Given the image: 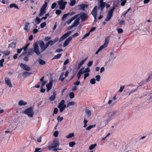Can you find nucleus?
<instances>
[{
	"label": "nucleus",
	"instance_id": "obj_47",
	"mask_svg": "<svg viewBox=\"0 0 152 152\" xmlns=\"http://www.w3.org/2000/svg\"><path fill=\"white\" fill-rule=\"evenodd\" d=\"M75 144V142H70L69 143V145L70 147H73Z\"/></svg>",
	"mask_w": 152,
	"mask_h": 152
},
{
	"label": "nucleus",
	"instance_id": "obj_63",
	"mask_svg": "<svg viewBox=\"0 0 152 152\" xmlns=\"http://www.w3.org/2000/svg\"><path fill=\"white\" fill-rule=\"evenodd\" d=\"M58 112V109L57 108H55L54 109L53 113L54 114H56Z\"/></svg>",
	"mask_w": 152,
	"mask_h": 152
},
{
	"label": "nucleus",
	"instance_id": "obj_3",
	"mask_svg": "<svg viewBox=\"0 0 152 152\" xmlns=\"http://www.w3.org/2000/svg\"><path fill=\"white\" fill-rule=\"evenodd\" d=\"M24 113L30 117H32L34 114V112L33 108L30 107L26 109L24 111Z\"/></svg>",
	"mask_w": 152,
	"mask_h": 152
},
{
	"label": "nucleus",
	"instance_id": "obj_26",
	"mask_svg": "<svg viewBox=\"0 0 152 152\" xmlns=\"http://www.w3.org/2000/svg\"><path fill=\"white\" fill-rule=\"evenodd\" d=\"M86 114L87 116L88 117H89L91 115V111L88 109H86L85 110Z\"/></svg>",
	"mask_w": 152,
	"mask_h": 152
},
{
	"label": "nucleus",
	"instance_id": "obj_38",
	"mask_svg": "<svg viewBox=\"0 0 152 152\" xmlns=\"http://www.w3.org/2000/svg\"><path fill=\"white\" fill-rule=\"evenodd\" d=\"M90 71L89 68L88 67H87L84 70V68H83V70H82V72L83 73H84L85 72H88Z\"/></svg>",
	"mask_w": 152,
	"mask_h": 152
},
{
	"label": "nucleus",
	"instance_id": "obj_30",
	"mask_svg": "<svg viewBox=\"0 0 152 152\" xmlns=\"http://www.w3.org/2000/svg\"><path fill=\"white\" fill-rule=\"evenodd\" d=\"M38 62L39 64L41 65H44L45 64V62L41 59V58H39L38 60Z\"/></svg>",
	"mask_w": 152,
	"mask_h": 152
},
{
	"label": "nucleus",
	"instance_id": "obj_46",
	"mask_svg": "<svg viewBox=\"0 0 152 152\" xmlns=\"http://www.w3.org/2000/svg\"><path fill=\"white\" fill-rule=\"evenodd\" d=\"M90 83L92 84H94L96 83L95 80L94 78L91 79L90 81Z\"/></svg>",
	"mask_w": 152,
	"mask_h": 152
},
{
	"label": "nucleus",
	"instance_id": "obj_56",
	"mask_svg": "<svg viewBox=\"0 0 152 152\" xmlns=\"http://www.w3.org/2000/svg\"><path fill=\"white\" fill-rule=\"evenodd\" d=\"M131 10V9L130 8H129L125 12V13L123 14V16L124 17H125L126 16V15L127 13L130 10Z\"/></svg>",
	"mask_w": 152,
	"mask_h": 152
},
{
	"label": "nucleus",
	"instance_id": "obj_34",
	"mask_svg": "<svg viewBox=\"0 0 152 152\" xmlns=\"http://www.w3.org/2000/svg\"><path fill=\"white\" fill-rule=\"evenodd\" d=\"M41 19L38 17H37L35 19V22H37V24H38L41 22Z\"/></svg>",
	"mask_w": 152,
	"mask_h": 152
},
{
	"label": "nucleus",
	"instance_id": "obj_22",
	"mask_svg": "<svg viewBox=\"0 0 152 152\" xmlns=\"http://www.w3.org/2000/svg\"><path fill=\"white\" fill-rule=\"evenodd\" d=\"M30 24V23L28 22H27L26 23V24L24 26L23 29L24 30L26 31H28L29 30L28 29V26Z\"/></svg>",
	"mask_w": 152,
	"mask_h": 152
},
{
	"label": "nucleus",
	"instance_id": "obj_64",
	"mask_svg": "<svg viewBox=\"0 0 152 152\" xmlns=\"http://www.w3.org/2000/svg\"><path fill=\"white\" fill-rule=\"evenodd\" d=\"M40 149V148H35V151L34 152H42L41 151H39Z\"/></svg>",
	"mask_w": 152,
	"mask_h": 152
},
{
	"label": "nucleus",
	"instance_id": "obj_37",
	"mask_svg": "<svg viewBox=\"0 0 152 152\" xmlns=\"http://www.w3.org/2000/svg\"><path fill=\"white\" fill-rule=\"evenodd\" d=\"M74 136V133H69L66 136L67 138H69Z\"/></svg>",
	"mask_w": 152,
	"mask_h": 152
},
{
	"label": "nucleus",
	"instance_id": "obj_50",
	"mask_svg": "<svg viewBox=\"0 0 152 152\" xmlns=\"http://www.w3.org/2000/svg\"><path fill=\"white\" fill-rule=\"evenodd\" d=\"M58 132L57 131H55L53 133V135L56 137H57L58 136Z\"/></svg>",
	"mask_w": 152,
	"mask_h": 152
},
{
	"label": "nucleus",
	"instance_id": "obj_8",
	"mask_svg": "<svg viewBox=\"0 0 152 152\" xmlns=\"http://www.w3.org/2000/svg\"><path fill=\"white\" fill-rule=\"evenodd\" d=\"M67 4L66 1H64L62 0L58 1V5L60 6V8L61 10H64L65 9V6Z\"/></svg>",
	"mask_w": 152,
	"mask_h": 152
},
{
	"label": "nucleus",
	"instance_id": "obj_41",
	"mask_svg": "<svg viewBox=\"0 0 152 152\" xmlns=\"http://www.w3.org/2000/svg\"><path fill=\"white\" fill-rule=\"evenodd\" d=\"M46 25V23L45 22L42 23L40 25V27L42 28H43Z\"/></svg>",
	"mask_w": 152,
	"mask_h": 152
},
{
	"label": "nucleus",
	"instance_id": "obj_5",
	"mask_svg": "<svg viewBox=\"0 0 152 152\" xmlns=\"http://www.w3.org/2000/svg\"><path fill=\"white\" fill-rule=\"evenodd\" d=\"M33 51L37 55L39 56L41 53L39 49V46L37 42L34 43L33 44Z\"/></svg>",
	"mask_w": 152,
	"mask_h": 152
},
{
	"label": "nucleus",
	"instance_id": "obj_45",
	"mask_svg": "<svg viewBox=\"0 0 152 152\" xmlns=\"http://www.w3.org/2000/svg\"><path fill=\"white\" fill-rule=\"evenodd\" d=\"M10 53V52L8 51H5L4 52V55L5 56H7L9 55Z\"/></svg>",
	"mask_w": 152,
	"mask_h": 152
},
{
	"label": "nucleus",
	"instance_id": "obj_59",
	"mask_svg": "<svg viewBox=\"0 0 152 152\" xmlns=\"http://www.w3.org/2000/svg\"><path fill=\"white\" fill-rule=\"evenodd\" d=\"M4 59L3 58L1 59L0 60V65L1 67H2L3 66V63L4 62Z\"/></svg>",
	"mask_w": 152,
	"mask_h": 152
},
{
	"label": "nucleus",
	"instance_id": "obj_11",
	"mask_svg": "<svg viewBox=\"0 0 152 152\" xmlns=\"http://www.w3.org/2000/svg\"><path fill=\"white\" fill-rule=\"evenodd\" d=\"M20 66L23 69L29 71L30 70L31 68L30 67L25 64H23L22 63H21L20 65Z\"/></svg>",
	"mask_w": 152,
	"mask_h": 152
},
{
	"label": "nucleus",
	"instance_id": "obj_61",
	"mask_svg": "<svg viewBox=\"0 0 152 152\" xmlns=\"http://www.w3.org/2000/svg\"><path fill=\"white\" fill-rule=\"evenodd\" d=\"M90 34V33L89 32L88 33L86 34L83 37L82 39H84L86 37H87L88 36H89V34Z\"/></svg>",
	"mask_w": 152,
	"mask_h": 152
},
{
	"label": "nucleus",
	"instance_id": "obj_44",
	"mask_svg": "<svg viewBox=\"0 0 152 152\" xmlns=\"http://www.w3.org/2000/svg\"><path fill=\"white\" fill-rule=\"evenodd\" d=\"M70 98L71 99H72L75 97V95L73 92H71L69 94Z\"/></svg>",
	"mask_w": 152,
	"mask_h": 152
},
{
	"label": "nucleus",
	"instance_id": "obj_52",
	"mask_svg": "<svg viewBox=\"0 0 152 152\" xmlns=\"http://www.w3.org/2000/svg\"><path fill=\"white\" fill-rule=\"evenodd\" d=\"M51 39V37H46L45 38L44 41H48L50 40Z\"/></svg>",
	"mask_w": 152,
	"mask_h": 152
},
{
	"label": "nucleus",
	"instance_id": "obj_60",
	"mask_svg": "<svg viewBox=\"0 0 152 152\" xmlns=\"http://www.w3.org/2000/svg\"><path fill=\"white\" fill-rule=\"evenodd\" d=\"M47 82L46 81H44L42 82V83H41L42 85L41 86V88H43L45 84Z\"/></svg>",
	"mask_w": 152,
	"mask_h": 152
},
{
	"label": "nucleus",
	"instance_id": "obj_14",
	"mask_svg": "<svg viewBox=\"0 0 152 152\" xmlns=\"http://www.w3.org/2000/svg\"><path fill=\"white\" fill-rule=\"evenodd\" d=\"M5 81L6 83L9 87H12V84L10 79L8 77H6L5 78Z\"/></svg>",
	"mask_w": 152,
	"mask_h": 152
},
{
	"label": "nucleus",
	"instance_id": "obj_21",
	"mask_svg": "<svg viewBox=\"0 0 152 152\" xmlns=\"http://www.w3.org/2000/svg\"><path fill=\"white\" fill-rule=\"evenodd\" d=\"M64 75V72H62L61 73V75L60 76L59 80H60L61 82H63L65 79V77H63Z\"/></svg>",
	"mask_w": 152,
	"mask_h": 152
},
{
	"label": "nucleus",
	"instance_id": "obj_17",
	"mask_svg": "<svg viewBox=\"0 0 152 152\" xmlns=\"http://www.w3.org/2000/svg\"><path fill=\"white\" fill-rule=\"evenodd\" d=\"M53 86V83L52 82H50L49 83L46 84L47 91L48 92L52 88Z\"/></svg>",
	"mask_w": 152,
	"mask_h": 152
},
{
	"label": "nucleus",
	"instance_id": "obj_25",
	"mask_svg": "<svg viewBox=\"0 0 152 152\" xmlns=\"http://www.w3.org/2000/svg\"><path fill=\"white\" fill-rule=\"evenodd\" d=\"M110 37L108 36L105 39V42L104 44L106 45V46H107L108 44L109 41V40Z\"/></svg>",
	"mask_w": 152,
	"mask_h": 152
},
{
	"label": "nucleus",
	"instance_id": "obj_35",
	"mask_svg": "<svg viewBox=\"0 0 152 152\" xmlns=\"http://www.w3.org/2000/svg\"><path fill=\"white\" fill-rule=\"evenodd\" d=\"M31 53H30L28 51V52L27 51H25V52H23L22 53V55H23V56H25V55H27L28 56H29V55H31Z\"/></svg>",
	"mask_w": 152,
	"mask_h": 152
},
{
	"label": "nucleus",
	"instance_id": "obj_49",
	"mask_svg": "<svg viewBox=\"0 0 152 152\" xmlns=\"http://www.w3.org/2000/svg\"><path fill=\"white\" fill-rule=\"evenodd\" d=\"M126 2V0H124V1H121V6H124Z\"/></svg>",
	"mask_w": 152,
	"mask_h": 152
},
{
	"label": "nucleus",
	"instance_id": "obj_54",
	"mask_svg": "<svg viewBox=\"0 0 152 152\" xmlns=\"http://www.w3.org/2000/svg\"><path fill=\"white\" fill-rule=\"evenodd\" d=\"M30 45V43H28L27 44H26L25 46L23 48V50L24 51H26L27 48L28 46Z\"/></svg>",
	"mask_w": 152,
	"mask_h": 152
},
{
	"label": "nucleus",
	"instance_id": "obj_42",
	"mask_svg": "<svg viewBox=\"0 0 152 152\" xmlns=\"http://www.w3.org/2000/svg\"><path fill=\"white\" fill-rule=\"evenodd\" d=\"M69 13L65 14L63 15L62 17L61 18V20H63L64 19L66 18L67 16L69 15Z\"/></svg>",
	"mask_w": 152,
	"mask_h": 152
},
{
	"label": "nucleus",
	"instance_id": "obj_62",
	"mask_svg": "<svg viewBox=\"0 0 152 152\" xmlns=\"http://www.w3.org/2000/svg\"><path fill=\"white\" fill-rule=\"evenodd\" d=\"M61 12V11L59 10H56V13L57 15H59Z\"/></svg>",
	"mask_w": 152,
	"mask_h": 152
},
{
	"label": "nucleus",
	"instance_id": "obj_36",
	"mask_svg": "<svg viewBox=\"0 0 152 152\" xmlns=\"http://www.w3.org/2000/svg\"><path fill=\"white\" fill-rule=\"evenodd\" d=\"M25 56L23 58V60L25 61H28L29 60V56L27 55H25Z\"/></svg>",
	"mask_w": 152,
	"mask_h": 152
},
{
	"label": "nucleus",
	"instance_id": "obj_32",
	"mask_svg": "<svg viewBox=\"0 0 152 152\" xmlns=\"http://www.w3.org/2000/svg\"><path fill=\"white\" fill-rule=\"evenodd\" d=\"M61 56V54H58L54 56L52 59H58L60 58Z\"/></svg>",
	"mask_w": 152,
	"mask_h": 152
},
{
	"label": "nucleus",
	"instance_id": "obj_24",
	"mask_svg": "<svg viewBox=\"0 0 152 152\" xmlns=\"http://www.w3.org/2000/svg\"><path fill=\"white\" fill-rule=\"evenodd\" d=\"M18 105L20 106L25 105L27 104V103L24 102L23 100H21L18 102Z\"/></svg>",
	"mask_w": 152,
	"mask_h": 152
},
{
	"label": "nucleus",
	"instance_id": "obj_4",
	"mask_svg": "<svg viewBox=\"0 0 152 152\" xmlns=\"http://www.w3.org/2000/svg\"><path fill=\"white\" fill-rule=\"evenodd\" d=\"M65 101L64 100H62L59 103V104L58 106V107L60 109V112L62 113L66 107V105L65 104Z\"/></svg>",
	"mask_w": 152,
	"mask_h": 152
},
{
	"label": "nucleus",
	"instance_id": "obj_12",
	"mask_svg": "<svg viewBox=\"0 0 152 152\" xmlns=\"http://www.w3.org/2000/svg\"><path fill=\"white\" fill-rule=\"evenodd\" d=\"M79 14L82 22L85 21L88 18L87 15L86 13L82 12Z\"/></svg>",
	"mask_w": 152,
	"mask_h": 152
},
{
	"label": "nucleus",
	"instance_id": "obj_9",
	"mask_svg": "<svg viewBox=\"0 0 152 152\" xmlns=\"http://www.w3.org/2000/svg\"><path fill=\"white\" fill-rule=\"evenodd\" d=\"M91 14L94 16L95 19H96L97 18V6L94 7L91 12Z\"/></svg>",
	"mask_w": 152,
	"mask_h": 152
},
{
	"label": "nucleus",
	"instance_id": "obj_7",
	"mask_svg": "<svg viewBox=\"0 0 152 152\" xmlns=\"http://www.w3.org/2000/svg\"><path fill=\"white\" fill-rule=\"evenodd\" d=\"M46 3L44 4L41 7L40 10L39 14V16L40 17L43 15L46 12V9L47 8V5Z\"/></svg>",
	"mask_w": 152,
	"mask_h": 152
},
{
	"label": "nucleus",
	"instance_id": "obj_55",
	"mask_svg": "<svg viewBox=\"0 0 152 152\" xmlns=\"http://www.w3.org/2000/svg\"><path fill=\"white\" fill-rule=\"evenodd\" d=\"M56 2H54L52 4L51 8L52 9H54L56 6Z\"/></svg>",
	"mask_w": 152,
	"mask_h": 152
},
{
	"label": "nucleus",
	"instance_id": "obj_53",
	"mask_svg": "<svg viewBox=\"0 0 152 152\" xmlns=\"http://www.w3.org/2000/svg\"><path fill=\"white\" fill-rule=\"evenodd\" d=\"M63 119V117H61L60 116H59L57 118V120L58 121H61Z\"/></svg>",
	"mask_w": 152,
	"mask_h": 152
},
{
	"label": "nucleus",
	"instance_id": "obj_33",
	"mask_svg": "<svg viewBox=\"0 0 152 152\" xmlns=\"http://www.w3.org/2000/svg\"><path fill=\"white\" fill-rule=\"evenodd\" d=\"M75 104V102H74L72 101L69 102L67 104L66 107H68L72 105H74Z\"/></svg>",
	"mask_w": 152,
	"mask_h": 152
},
{
	"label": "nucleus",
	"instance_id": "obj_31",
	"mask_svg": "<svg viewBox=\"0 0 152 152\" xmlns=\"http://www.w3.org/2000/svg\"><path fill=\"white\" fill-rule=\"evenodd\" d=\"M96 126V125L95 124L93 125H90L86 128V130H89L92 128L95 127Z\"/></svg>",
	"mask_w": 152,
	"mask_h": 152
},
{
	"label": "nucleus",
	"instance_id": "obj_1",
	"mask_svg": "<svg viewBox=\"0 0 152 152\" xmlns=\"http://www.w3.org/2000/svg\"><path fill=\"white\" fill-rule=\"evenodd\" d=\"M116 7H117V6L114 4L113 7H112L111 9L109 10L107 14V16L105 20V21H107L111 19L113 15V11Z\"/></svg>",
	"mask_w": 152,
	"mask_h": 152
},
{
	"label": "nucleus",
	"instance_id": "obj_13",
	"mask_svg": "<svg viewBox=\"0 0 152 152\" xmlns=\"http://www.w3.org/2000/svg\"><path fill=\"white\" fill-rule=\"evenodd\" d=\"M72 39V37H69L68 38L66 39L64 43L63 46L64 47H65L67 45L69 44V42L71 41Z\"/></svg>",
	"mask_w": 152,
	"mask_h": 152
},
{
	"label": "nucleus",
	"instance_id": "obj_40",
	"mask_svg": "<svg viewBox=\"0 0 152 152\" xmlns=\"http://www.w3.org/2000/svg\"><path fill=\"white\" fill-rule=\"evenodd\" d=\"M50 45L49 42H47L45 45H44V47L43 49V51H44Z\"/></svg>",
	"mask_w": 152,
	"mask_h": 152
},
{
	"label": "nucleus",
	"instance_id": "obj_43",
	"mask_svg": "<svg viewBox=\"0 0 152 152\" xmlns=\"http://www.w3.org/2000/svg\"><path fill=\"white\" fill-rule=\"evenodd\" d=\"M76 3V1L75 0H72L71 1L69 4L70 5L72 6H74Z\"/></svg>",
	"mask_w": 152,
	"mask_h": 152
},
{
	"label": "nucleus",
	"instance_id": "obj_18",
	"mask_svg": "<svg viewBox=\"0 0 152 152\" xmlns=\"http://www.w3.org/2000/svg\"><path fill=\"white\" fill-rule=\"evenodd\" d=\"M39 46L41 49L42 51H43V49L45 45L44 42L42 40H40L39 42Z\"/></svg>",
	"mask_w": 152,
	"mask_h": 152
},
{
	"label": "nucleus",
	"instance_id": "obj_28",
	"mask_svg": "<svg viewBox=\"0 0 152 152\" xmlns=\"http://www.w3.org/2000/svg\"><path fill=\"white\" fill-rule=\"evenodd\" d=\"M10 8H12L13 7H14L15 8H16L17 9H19V8L18 6L15 4H12L10 5L9 6Z\"/></svg>",
	"mask_w": 152,
	"mask_h": 152
},
{
	"label": "nucleus",
	"instance_id": "obj_29",
	"mask_svg": "<svg viewBox=\"0 0 152 152\" xmlns=\"http://www.w3.org/2000/svg\"><path fill=\"white\" fill-rule=\"evenodd\" d=\"M16 43L13 42H12L8 46V48L10 47L15 48L16 47Z\"/></svg>",
	"mask_w": 152,
	"mask_h": 152
},
{
	"label": "nucleus",
	"instance_id": "obj_27",
	"mask_svg": "<svg viewBox=\"0 0 152 152\" xmlns=\"http://www.w3.org/2000/svg\"><path fill=\"white\" fill-rule=\"evenodd\" d=\"M115 113L116 112H112L110 114L108 115V118L109 119H110V120L112 119L114 116L115 114Z\"/></svg>",
	"mask_w": 152,
	"mask_h": 152
},
{
	"label": "nucleus",
	"instance_id": "obj_51",
	"mask_svg": "<svg viewBox=\"0 0 152 152\" xmlns=\"http://www.w3.org/2000/svg\"><path fill=\"white\" fill-rule=\"evenodd\" d=\"M137 88H135L133 90H132L131 91L129 92V95H130V94H131L132 93L134 92L137 90Z\"/></svg>",
	"mask_w": 152,
	"mask_h": 152
},
{
	"label": "nucleus",
	"instance_id": "obj_20",
	"mask_svg": "<svg viewBox=\"0 0 152 152\" xmlns=\"http://www.w3.org/2000/svg\"><path fill=\"white\" fill-rule=\"evenodd\" d=\"M56 94L55 92H54L53 93V95L51 96L49 98V100L50 101H53L56 99Z\"/></svg>",
	"mask_w": 152,
	"mask_h": 152
},
{
	"label": "nucleus",
	"instance_id": "obj_23",
	"mask_svg": "<svg viewBox=\"0 0 152 152\" xmlns=\"http://www.w3.org/2000/svg\"><path fill=\"white\" fill-rule=\"evenodd\" d=\"M86 60V59H85L79 63L77 66V69H79L80 67L84 64Z\"/></svg>",
	"mask_w": 152,
	"mask_h": 152
},
{
	"label": "nucleus",
	"instance_id": "obj_58",
	"mask_svg": "<svg viewBox=\"0 0 152 152\" xmlns=\"http://www.w3.org/2000/svg\"><path fill=\"white\" fill-rule=\"evenodd\" d=\"M106 47H107V46H106V45H105L104 44L103 45H101L100 47L99 48V49L100 50H102V49H103V48H106Z\"/></svg>",
	"mask_w": 152,
	"mask_h": 152
},
{
	"label": "nucleus",
	"instance_id": "obj_6",
	"mask_svg": "<svg viewBox=\"0 0 152 152\" xmlns=\"http://www.w3.org/2000/svg\"><path fill=\"white\" fill-rule=\"evenodd\" d=\"M98 8L101 11H102L104 8L106 6V3L103 2V0L98 1Z\"/></svg>",
	"mask_w": 152,
	"mask_h": 152
},
{
	"label": "nucleus",
	"instance_id": "obj_10",
	"mask_svg": "<svg viewBox=\"0 0 152 152\" xmlns=\"http://www.w3.org/2000/svg\"><path fill=\"white\" fill-rule=\"evenodd\" d=\"M71 32H72L71 31H69L63 34L60 39L59 42H60L65 39L71 34Z\"/></svg>",
	"mask_w": 152,
	"mask_h": 152
},
{
	"label": "nucleus",
	"instance_id": "obj_19",
	"mask_svg": "<svg viewBox=\"0 0 152 152\" xmlns=\"http://www.w3.org/2000/svg\"><path fill=\"white\" fill-rule=\"evenodd\" d=\"M83 69V68H82L78 72L77 74V79L79 80L80 77V76L82 74H83V73L82 72V70Z\"/></svg>",
	"mask_w": 152,
	"mask_h": 152
},
{
	"label": "nucleus",
	"instance_id": "obj_2",
	"mask_svg": "<svg viewBox=\"0 0 152 152\" xmlns=\"http://www.w3.org/2000/svg\"><path fill=\"white\" fill-rule=\"evenodd\" d=\"M59 145V141L58 139H55L53 141L52 145L48 146L47 148L49 150H50L53 148L58 147Z\"/></svg>",
	"mask_w": 152,
	"mask_h": 152
},
{
	"label": "nucleus",
	"instance_id": "obj_57",
	"mask_svg": "<svg viewBox=\"0 0 152 152\" xmlns=\"http://www.w3.org/2000/svg\"><path fill=\"white\" fill-rule=\"evenodd\" d=\"M118 33L119 34H121L123 32V30L121 28H119L117 29Z\"/></svg>",
	"mask_w": 152,
	"mask_h": 152
},
{
	"label": "nucleus",
	"instance_id": "obj_15",
	"mask_svg": "<svg viewBox=\"0 0 152 152\" xmlns=\"http://www.w3.org/2000/svg\"><path fill=\"white\" fill-rule=\"evenodd\" d=\"M80 15V14H78L75 15L74 16H73L72 17V18H71L69 20H67L66 21V23L68 24H70L73 20H74V19H76V18H77Z\"/></svg>",
	"mask_w": 152,
	"mask_h": 152
},
{
	"label": "nucleus",
	"instance_id": "obj_48",
	"mask_svg": "<svg viewBox=\"0 0 152 152\" xmlns=\"http://www.w3.org/2000/svg\"><path fill=\"white\" fill-rule=\"evenodd\" d=\"M96 80L97 81H99L101 79L100 76L99 75H97L96 76Z\"/></svg>",
	"mask_w": 152,
	"mask_h": 152
},
{
	"label": "nucleus",
	"instance_id": "obj_39",
	"mask_svg": "<svg viewBox=\"0 0 152 152\" xmlns=\"http://www.w3.org/2000/svg\"><path fill=\"white\" fill-rule=\"evenodd\" d=\"M96 144L91 145L89 147V149L90 150H91L93 149L96 146Z\"/></svg>",
	"mask_w": 152,
	"mask_h": 152
},
{
	"label": "nucleus",
	"instance_id": "obj_16",
	"mask_svg": "<svg viewBox=\"0 0 152 152\" xmlns=\"http://www.w3.org/2000/svg\"><path fill=\"white\" fill-rule=\"evenodd\" d=\"M88 5L87 4H80L79 7L80 8V9L83 10H85V8H87L88 7Z\"/></svg>",
	"mask_w": 152,
	"mask_h": 152
}]
</instances>
